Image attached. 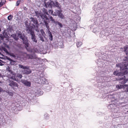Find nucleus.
<instances>
[{"label": "nucleus", "mask_w": 128, "mask_h": 128, "mask_svg": "<svg viewBox=\"0 0 128 128\" xmlns=\"http://www.w3.org/2000/svg\"><path fill=\"white\" fill-rule=\"evenodd\" d=\"M116 66L120 67L121 71L123 73V74H128V68L127 66H128V56L125 57L124 59V61L122 63H119L116 64Z\"/></svg>", "instance_id": "1"}, {"label": "nucleus", "mask_w": 128, "mask_h": 128, "mask_svg": "<svg viewBox=\"0 0 128 128\" xmlns=\"http://www.w3.org/2000/svg\"><path fill=\"white\" fill-rule=\"evenodd\" d=\"M18 67L20 68L24 69L22 72L24 74H28L31 72V70L29 68L28 66H26L22 64H19L18 65Z\"/></svg>", "instance_id": "2"}, {"label": "nucleus", "mask_w": 128, "mask_h": 128, "mask_svg": "<svg viewBox=\"0 0 128 128\" xmlns=\"http://www.w3.org/2000/svg\"><path fill=\"white\" fill-rule=\"evenodd\" d=\"M18 36L23 40L24 43L25 44V46L28 47V44L27 38L24 34L22 35L21 32H18Z\"/></svg>", "instance_id": "3"}, {"label": "nucleus", "mask_w": 128, "mask_h": 128, "mask_svg": "<svg viewBox=\"0 0 128 128\" xmlns=\"http://www.w3.org/2000/svg\"><path fill=\"white\" fill-rule=\"evenodd\" d=\"M46 15V14H42L40 17L44 20V24L46 26L47 29L48 30L49 26H48V21H47V20H48V19Z\"/></svg>", "instance_id": "4"}, {"label": "nucleus", "mask_w": 128, "mask_h": 128, "mask_svg": "<svg viewBox=\"0 0 128 128\" xmlns=\"http://www.w3.org/2000/svg\"><path fill=\"white\" fill-rule=\"evenodd\" d=\"M11 79H12L18 82V78L21 79L22 77V76L21 74L19 73L16 74L14 72V75H13Z\"/></svg>", "instance_id": "5"}, {"label": "nucleus", "mask_w": 128, "mask_h": 128, "mask_svg": "<svg viewBox=\"0 0 128 128\" xmlns=\"http://www.w3.org/2000/svg\"><path fill=\"white\" fill-rule=\"evenodd\" d=\"M118 80L120 81L119 82L122 84H124L126 82V81H125V76L123 75H122L121 76L118 77Z\"/></svg>", "instance_id": "6"}, {"label": "nucleus", "mask_w": 128, "mask_h": 128, "mask_svg": "<svg viewBox=\"0 0 128 128\" xmlns=\"http://www.w3.org/2000/svg\"><path fill=\"white\" fill-rule=\"evenodd\" d=\"M6 70L8 72V77L11 78L12 76L13 75H14V72L12 71V70L9 67L7 68Z\"/></svg>", "instance_id": "7"}, {"label": "nucleus", "mask_w": 128, "mask_h": 128, "mask_svg": "<svg viewBox=\"0 0 128 128\" xmlns=\"http://www.w3.org/2000/svg\"><path fill=\"white\" fill-rule=\"evenodd\" d=\"M21 82L26 86L30 87L31 86V82L29 81L25 80H21Z\"/></svg>", "instance_id": "8"}, {"label": "nucleus", "mask_w": 128, "mask_h": 128, "mask_svg": "<svg viewBox=\"0 0 128 128\" xmlns=\"http://www.w3.org/2000/svg\"><path fill=\"white\" fill-rule=\"evenodd\" d=\"M51 3L52 4H53L55 6L57 7L58 9L61 8V6L59 4L58 2L56 1H51Z\"/></svg>", "instance_id": "9"}, {"label": "nucleus", "mask_w": 128, "mask_h": 128, "mask_svg": "<svg viewBox=\"0 0 128 128\" xmlns=\"http://www.w3.org/2000/svg\"><path fill=\"white\" fill-rule=\"evenodd\" d=\"M33 27H32L31 26H28L27 27L26 31L28 32H34V27L36 26L34 25H33Z\"/></svg>", "instance_id": "10"}, {"label": "nucleus", "mask_w": 128, "mask_h": 128, "mask_svg": "<svg viewBox=\"0 0 128 128\" xmlns=\"http://www.w3.org/2000/svg\"><path fill=\"white\" fill-rule=\"evenodd\" d=\"M9 85L12 87H18V84L16 82L13 81H10Z\"/></svg>", "instance_id": "11"}, {"label": "nucleus", "mask_w": 128, "mask_h": 128, "mask_svg": "<svg viewBox=\"0 0 128 128\" xmlns=\"http://www.w3.org/2000/svg\"><path fill=\"white\" fill-rule=\"evenodd\" d=\"M30 19L31 22H32L34 24L36 25V28H38V22L36 18H30Z\"/></svg>", "instance_id": "12"}, {"label": "nucleus", "mask_w": 128, "mask_h": 128, "mask_svg": "<svg viewBox=\"0 0 128 128\" xmlns=\"http://www.w3.org/2000/svg\"><path fill=\"white\" fill-rule=\"evenodd\" d=\"M30 34L31 36L32 39V41L35 42H37V40L35 38V35L34 34V32H30Z\"/></svg>", "instance_id": "13"}, {"label": "nucleus", "mask_w": 128, "mask_h": 128, "mask_svg": "<svg viewBox=\"0 0 128 128\" xmlns=\"http://www.w3.org/2000/svg\"><path fill=\"white\" fill-rule=\"evenodd\" d=\"M122 74H123V73L122 74L121 72H118V71L117 70L114 71V75L118 76V77L122 76Z\"/></svg>", "instance_id": "14"}, {"label": "nucleus", "mask_w": 128, "mask_h": 128, "mask_svg": "<svg viewBox=\"0 0 128 128\" xmlns=\"http://www.w3.org/2000/svg\"><path fill=\"white\" fill-rule=\"evenodd\" d=\"M8 32H11L13 31V29L12 26L11 25L9 26L7 28Z\"/></svg>", "instance_id": "15"}, {"label": "nucleus", "mask_w": 128, "mask_h": 128, "mask_svg": "<svg viewBox=\"0 0 128 128\" xmlns=\"http://www.w3.org/2000/svg\"><path fill=\"white\" fill-rule=\"evenodd\" d=\"M35 13L36 14V16L39 18L40 17L41 15H42L41 12H38L37 11L35 12Z\"/></svg>", "instance_id": "16"}, {"label": "nucleus", "mask_w": 128, "mask_h": 128, "mask_svg": "<svg viewBox=\"0 0 128 128\" xmlns=\"http://www.w3.org/2000/svg\"><path fill=\"white\" fill-rule=\"evenodd\" d=\"M40 80L42 84H45L46 79L44 77H42L41 78Z\"/></svg>", "instance_id": "17"}, {"label": "nucleus", "mask_w": 128, "mask_h": 128, "mask_svg": "<svg viewBox=\"0 0 128 128\" xmlns=\"http://www.w3.org/2000/svg\"><path fill=\"white\" fill-rule=\"evenodd\" d=\"M26 58L32 59L34 58V57L32 54H27L26 56Z\"/></svg>", "instance_id": "18"}, {"label": "nucleus", "mask_w": 128, "mask_h": 128, "mask_svg": "<svg viewBox=\"0 0 128 128\" xmlns=\"http://www.w3.org/2000/svg\"><path fill=\"white\" fill-rule=\"evenodd\" d=\"M61 8L59 9V10H56L55 11V13L56 16L58 15L60 12H62V10H61Z\"/></svg>", "instance_id": "19"}, {"label": "nucleus", "mask_w": 128, "mask_h": 128, "mask_svg": "<svg viewBox=\"0 0 128 128\" xmlns=\"http://www.w3.org/2000/svg\"><path fill=\"white\" fill-rule=\"evenodd\" d=\"M55 24L56 25H58L59 27L60 28H62L63 26L62 25L61 23L58 21H56Z\"/></svg>", "instance_id": "20"}, {"label": "nucleus", "mask_w": 128, "mask_h": 128, "mask_svg": "<svg viewBox=\"0 0 128 128\" xmlns=\"http://www.w3.org/2000/svg\"><path fill=\"white\" fill-rule=\"evenodd\" d=\"M124 51L126 52V54L128 55V45L126 46L124 48Z\"/></svg>", "instance_id": "21"}, {"label": "nucleus", "mask_w": 128, "mask_h": 128, "mask_svg": "<svg viewBox=\"0 0 128 128\" xmlns=\"http://www.w3.org/2000/svg\"><path fill=\"white\" fill-rule=\"evenodd\" d=\"M124 88V86L123 85H117L116 86V88L118 89H120Z\"/></svg>", "instance_id": "22"}, {"label": "nucleus", "mask_w": 128, "mask_h": 128, "mask_svg": "<svg viewBox=\"0 0 128 128\" xmlns=\"http://www.w3.org/2000/svg\"><path fill=\"white\" fill-rule=\"evenodd\" d=\"M42 11L43 12L44 14H46L47 15H48L49 14L47 10L44 8H43L42 9Z\"/></svg>", "instance_id": "23"}, {"label": "nucleus", "mask_w": 128, "mask_h": 128, "mask_svg": "<svg viewBox=\"0 0 128 128\" xmlns=\"http://www.w3.org/2000/svg\"><path fill=\"white\" fill-rule=\"evenodd\" d=\"M76 46L78 47H79L82 44V43L81 42H78L76 43Z\"/></svg>", "instance_id": "24"}, {"label": "nucleus", "mask_w": 128, "mask_h": 128, "mask_svg": "<svg viewBox=\"0 0 128 128\" xmlns=\"http://www.w3.org/2000/svg\"><path fill=\"white\" fill-rule=\"evenodd\" d=\"M51 32H49L48 35L49 37V39L50 40L52 41V36Z\"/></svg>", "instance_id": "25"}, {"label": "nucleus", "mask_w": 128, "mask_h": 128, "mask_svg": "<svg viewBox=\"0 0 128 128\" xmlns=\"http://www.w3.org/2000/svg\"><path fill=\"white\" fill-rule=\"evenodd\" d=\"M44 6L46 7V8H47L49 4L47 3L46 2V1L47 0H44Z\"/></svg>", "instance_id": "26"}, {"label": "nucleus", "mask_w": 128, "mask_h": 128, "mask_svg": "<svg viewBox=\"0 0 128 128\" xmlns=\"http://www.w3.org/2000/svg\"><path fill=\"white\" fill-rule=\"evenodd\" d=\"M13 17V16L12 15H10L8 16V19L9 20H12Z\"/></svg>", "instance_id": "27"}, {"label": "nucleus", "mask_w": 128, "mask_h": 128, "mask_svg": "<svg viewBox=\"0 0 128 128\" xmlns=\"http://www.w3.org/2000/svg\"><path fill=\"white\" fill-rule=\"evenodd\" d=\"M58 16L62 19L64 17V16L63 14L62 13V12H60Z\"/></svg>", "instance_id": "28"}, {"label": "nucleus", "mask_w": 128, "mask_h": 128, "mask_svg": "<svg viewBox=\"0 0 128 128\" xmlns=\"http://www.w3.org/2000/svg\"><path fill=\"white\" fill-rule=\"evenodd\" d=\"M113 105L112 104H110L108 106V108L109 109H111L113 108Z\"/></svg>", "instance_id": "29"}, {"label": "nucleus", "mask_w": 128, "mask_h": 128, "mask_svg": "<svg viewBox=\"0 0 128 128\" xmlns=\"http://www.w3.org/2000/svg\"><path fill=\"white\" fill-rule=\"evenodd\" d=\"M48 12L50 14L52 15H54V14H52L53 11L52 10H49Z\"/></svg>", "instance_id": "30"}, {"label": "nucleus", "mask_w": 128, "mask_h": 128, "mask_svg": "<svg viewBox=\"0 0 128 128\" xmlns=\"http://www.w3.org/2000/svg\"><path fill=\"white\" fill-rule=\"evenodd\" d=\"M10 56H11L13 58H15L16 57V56L14 55L13 53H11L10 54Z\"/></svg>", "instance_id": "31"}, {"label": "nucleus", "mask_w": 128, "mask_h": 128, "mask_svg": "<svg viewBox=\"0 0 128 128\" xmlns=\"http://www.w3.org/2000/svg\"><path fill=\"white\" fill-rule=\"evenodd\" d=\"M50 20V21H51L52 22L54 23L55 24V23H56V22L55 21V20L53 18L51 19V20Z\"/></svg>", "instance_id": "32"}, {"label": "nucleus", "mask_w": 128, "mask_h": 128, "mask_svg": "<svg viewBox=\"0 0 128 128\" xmlns=\"http://www.w3.org/2000/svg\"><path fill=\"white\" fill-rule=\"evenodd\" d=\"M6 2V0H2L1 2L3 4H4Z\"/></svg>", "instance_id": "33"}, {"label": "nucleus", "mask_w": 128, "mask_h": 128, "mask_svg": "<svg viewBox=\"0 0 128 128\" xmlns=\"http://www.w3.org/2000/svg\"><path fill=\"white\" fill-rule=\"evenodd\" d=\"M40 40H42V42H44V38H43L42 36H40Z\"/></svg>", "instance_id": "34"}, {"label": "nucleus", "mask_w": 128, "mask_h": 128, "mask_svg": "<svg viewBox=\"0 0 128 128\" xmlns=\"http://www.w3.org/2000/svg\"><path fill=\"white\" fill-rule=\"evenodd\" d=\"M20 3H19V2L18 1H17V2H16V6H18Z\"/></svg>", "instance_id": "35"}, {"label": "nucleus", "mask_w": 128, "mask_h": 128, "mask_svg": "<svg viewBox=\"0 0 128 128\" xmlns=\"http://www.w3.org/2000/svg\"><path fill=\"white\" fill-rule=\"evenodd\" d=\"M2 62L1 60H0V66H2L4 65V64L2 63Z\"/></svg>", "instance_id": "36"}, {"label": "nucleus", "mask_w": 128, "mask_h": 128, "mask_svg": "<svg viewBox=\"0 0 128 128\" xmlns=\"http://www.w3.org/2000/svg\"><path fill=\"white\" fill-rule=\"evenodd\" d=\"M48 16L50 18V20L53 18H52V16H50L49 14L48 15Z\"/></svg>", "instance_id": "37"}, {"label": "nucleus", "mask_w": 128, "mask_h": 128, "mask_svg": "<svg viewBox=\"0 0 128 128\" xmlns=\"http://www.w3.org/2000/svg\"><path fill=\"white\" fill-rule=\"evenodd\" d=\"M48 16L50 18V20L53 18H52V16H50L49 14L48 15Z\"/></svg>", "instance_id": "38"}, {"label": "nucleus", "mask_w": 128, "mask_h": 128, "mask_svg": "<svg viewBox=\"0 0 128 128\" xmlns=\"http://www.w3.org/2000/svg\"><path fill=\"white\" fill-rule=\"evenodd\" d=\"M48 16L50 18V20L53 18H52V16H50L49 14L48 15Z\"/></svg>", "instance_id": "39"}, {"label": "nucleus", "mask_w": 128, "mask_h": 128, "mask_svg": "<svg viewBox=\"0 0 128 128\" xmlns=\"http://www.w3.org/2000/svg\"><path fill=\"white\" fill-rule=\"evenodd\" d=\"M24 10L26 11L27 10V8L26 7H24Z\"/></svg>", "instance_id": "40"}, {"label": "nucleus", "mask_w": 128, "mask_h": 128, "mask_svg": "<svg viewBox=\"0 0 128 128\" xmlns=\"http://www.w3.org/2000/svg\"><path fill=\"white\" fill-rule=\"evenodd\" d=\"M4 4L1 2L0 3V7H1Z\"/></svg>", "instance_id": "41"}, {"label": "nucleus", "mask_w": 128, "mask_h": 128, "mask_svg": "<svg viewBox=\"0 0 128 128\" xmlns=\"http://www.w3.org/2000/svg\"><path fill=\"white\" fill-rule=\"evenodd\" d=\"M124 87H127L128 86V84H124Z\"/></svg>", "instance_id": "42"}, {"label": "nucleus", "mask_w": 128, "mask_h": 128, "mask_svg": "<svg viewBox=\"0 0 128 128\" xmlns=\"http://www.w3.org/2000/svg\"><path fill=\"white\" fill-rule=\"evenodd\" d=\"M7 33H8V32H3L2 34L4 35L5 34V35H6V34H7Z\"/></svg>", "instance_id": "43"}, {"label": "nucleus", "mask_w": 128, "mask_h": 128, "mask_svg": "<svg viewBox=\"0 0 128 128\" xmlns=\"http://www.w3.org/2000/svg\"><path fill=\"white\" fill-rule=\"evenodd\" d=\"M2 90V88L0 87V92H1Z\"/></svg>", "instance_id": "44"}, {"label": "nucleus", "mask_w": 128, "mask_h": 128, "mask_svg": "<svg viewBox=\"0 0 128 128\" xmlns=\"http://www.w3.org/2000/svg\"><path fill=\"white\" fill-rule=\"evenodd\" d=\"M18 1L19 3H20V2L21 1V0H18Z\"/></svg>", "instance_id": "45"}, {"label": "nucleus", "mask_w": 128, "mask_h": 128, "mask_svg": "<svg viewBox=\"0 0 128 128\" xmlns=\"http://www.w3.org/2000/svg\"><path fill=\"white\" fill-rule=\"evenodd\" d=\"M125 81H126V82L128 81V79H126V80H125Z\"/></svg>", "instance_id": "46"}, {"label": "nucleus", "mask_w": 128, "mask_h": 128, "mask_svg": "<svg viewBox=\"0 0 128 128\" xmlns=\"http://www.w3.org/2000/svg\"><path fill=\"white\" fill-rule=\"evenodd\" d=\"M0 37H2V35L1 34H0Z\"/></svg>", "instance_id": "47"}, {"label": "nucleus", "mask_w": 128, "mask_h": 128, "mask_svg": "<svg viewBox=\"0 0 128 128\" xmlns=\"http://www.w3.org/2000/svg\"><path fill=\"white\" fill-rule=\"evenodd\" d=\"M35 30H36V31H37L38 32H39V31L37 29H35Z\"/></svg>", "instance_id": "48"}, {"label": "nucleus", "mask_w": 128, "mask_h": 128, "mask_svg": "<svg viewBox=\"0 0 128 128\" xmlns=\"http://www.w3.org/2000/svg\"><path fill=\"white\" fill-rule=\"evenodd\" d=\"M13 62L14 63V61H13ZM12 63H12V64H12Z\"/></svg>", "instance_id": "49"}, {"label": "nucleus", "mask_w": 128, "mask_h": 128, "mask_svg": "<svg viewBox=\"0 0 128 128\" xmlns=\"http://www.w3.org/2000/svg\"><path fill=\"white\" fill-rule=\"evenodd\" d=\"M6 37H8V36L7 35V36H5Z\"/></svg>", "instance_id": "50"}, {"label": "nucleus", "mask_w": 128, "mask_h": 128, "mask_svg": "<svg viewBox=\"0 0 128 128\" xmlns=\"http://www.w3.org/2000/svg\"><path fill=\"white\" fill-rule=\"evenodd\" d=\"M2 28L0 27V32L1 31V29Z\"/></svg>", "instance_id": "51"}, {"label": "nucleus", "mask_w": 128, "mask_h": 128, "mask_svg": "<svg viewBox=\"0 0 128 128\" xmlns=\"http://www.w3.org/2000/svg\"><path fill=\"white\" fill-rule=\"evenodd\" d=\"M15 39L16 40H17L18 39V38H16Z\"/></svg>", "instance_id": "52"}, {"label": "nucleus", "mask_w": 128, "mask_h": 128, "mask_svg": "<svg viewBox=\"0 0 128 128\" xmlns=\"http://www.w3.org/2000/svg\"><path fill=\"white\" fill-rule=\"evenodd\" d=\"M48 32H50V31L49 30Z\"/></svg>", "instance_id": "53"}, {"label": "nucleus", "mask_w": 128, "mask_h": 128, "mask_svg": "<svg viewBox=\"0 0 128 128\" xmlns=\"http://www.w3.org/2000/svg\"><path fill=\"white\" fill-rule=\"evenodd\" d=\"M42 30L41 31V32H42Z\"/></svg>", "instance_id": "54"}, {"label": "nucleus", "mask_w": 128, "mask_h": 128, "mask_svg": "<svg viewBox=\"0 0 128 128\" xmlns=\"http://www.w3.org/2000/svg\"><path fill=\"white\" fill-rule=\"evenodd\" d=\"M12 95H13V94H12Z\"/></svg>", "instance_id": "55"}, {"label": "nucleus", "mask_w": 128, "mask_h": 128, "mask_svg": "<svg viewBox=\"0 0 128 128\" xmlns=\"http://www.w3.org/2000/svg\"><path fill=\"white\" fill-rule=\"evenodd\" d=\"M127 112H128V111H127Z\"/></svg>", "instance_id": "56"}]
</instances>
